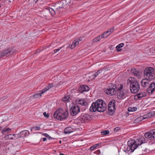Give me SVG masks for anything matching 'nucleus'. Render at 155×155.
Here are the masks:
<instances>
[{
  "mask_svg": "<svg viewBox=\"0 0 155 155\" xmlns=\"http://www.w3.org/2000/svg\"><path fill=\"white\" fill-rule=\"evenodd\" d=\"M107 108V105L103 100L99 99L95 102L93 103L90 108L91 112H95L97 111L99 112H103Z\"/></svg>",
  "mask_w": 155,
  "mask_h": 155,
  "instance_id": "nucleus-1",
  "label": "nucleus"
},
{
  "mask_svg": "<svg viewBox=\"0 0 155 155\" xmlns=\"http://www.w3.org/2000/svg\"><path fill=\"white\" fill-rule=\"evenodd\" d=\"M67 0H62L61 1L58 2V3L54 4L53 6L56 12L61 13L64 9H66L68 6V2Z\"/></svg>",
  "mask_w": 155,
  "mask_h": 155,
  "instance_id": "nucleus-2",
  "label": "nucleus"
},
{
  "mask_svg": "<svg viewBox=\"0 0 155 155\" xmlns=\"http://www.w3.org/2000/svg\"><path fill=\"white\" fill-rule=\"evenodd\" d=\"M68 115V110H65L64 111L63 109H60L55 112L54 117V118L61 120L66 118Z\"/></svg>",
  "mask_w": 155,
  "mask_h": 155,
  "instance_id": "nucleus-3",
  "label": "nucleus"
},
{
  "mask_svg": "<svg viewBox=\"0 0 155 155\" xmlns=\"http://www.w3.org/2000/svg\"><path fill=\"white\" fill-rule=\"evenodd\" d=\"M154 69L151 67H147L144 70L143 75L150 80H152L155 78L154 73Z\"/></svg>",
  "mask_w": 155,
  "mask_h": 155,
  "instance_id": "nucleus-4",
  "label": "nucleus"
},
{
  "mask_svg": "<svg viewBox=\"0 0 155 155\" xmlns=\"http://www.w3.org/2000/svg\"><path fill=\"white\" fill-rule=\"evenodd\" d=\"M117 90L116 85L114 84H111L108 88H105L104 92L107 94L112 96L116 94Z\"/></svg>",
  "mask_w": 155,
  "mask_h": 155,
  "instance_id": "nucleus-5",
  "label": "nucleus"
},
{
  "mask_svg": "<svg viewBox=\"0 0 155 155\" xmlns=\"http://www.w3.org/2000/svg\"><path fill=\"white\" fill-rule=\"evenodd\" d=\"M15 52V50L12 48H7L0 53V58L4 56L8 57L12 55Z\"/></svg>",
  "mask_w": 155,
  "mask_h": 155,
  "instance_id": "nucleus-6",
  "label": "nucleus"
},
{
  "mask_svg": "<svg viewBox=\"0 0 155 155\" xmlns=\"http://www.w3.org/2000/svg\"><path fill=\"white\" fill-rule=\"evenodd\" d=\"M126 148L127 151H130L131 152H133L136 149L135 140L133 139L128 141L127 142V146L125 147V149Z\"/></svg>",
  "mask_w": 155,
  "mask_h": 155,
  "instance_id": "nucleus-7",
  "label": "nucleus"
},
{
  "mask_svg": "<svg viewBox=\"0 0 155 155\" xmlns=\"http://www.w3.org/2000/svg\"><path fill=\"white\" fill-rule=\"evenodd\" d=\"M91 116L86 113H82L78 120L82 123H85L92 119Z\"/></svg>",
  "mask_w": 155,
  "mask_h": 155,
  "instance_id": "nucleus-8",
  "label": "nucleus"
},
{
  "mask_svg": "<svg viewBox=\"0 0 155 155\" xmlns=\"http://www.w3.org/2000/svg\"><path fill=\"white\" fill-rule=\"evenodd\" d=\"M128 81L130 83V89L132 93H136V79L134 78L130 77Z\"/></svg>",
  "mask_w": 155,
  "mask_h": 155,
  "instance_id": "nucleus-9",
  "label": "nucleus"
},
{
  "mask_svg": "<svg viewBox=\"0 0 155 155\" xmlns=\"http://www.w3.org/2000/svg\"><path fill=\"white\" fill-rule=\"evenodd\" d=\"M80 111L79 107L76 104L72 105L70 109V114L72 116H75Z\"/></svg>",
  "mask_w": 155,
  "mask_h": 155,
  "instance_id": "nucleus-10",
  "label": "nucleus"
},
{
  "mask_svg": "<svg viewBox=\"0 0 155 155\" xmlns=\"http://www.w3.org/2000/svg\"><path fill=\"white\" fill-rule=\"evenodd\" d=\"M145 137L149 140H152L155 138V129L150 130L145 134Z\"/></svg>",
  "mask_w": 155,
  "mask_h": 155,
  "instance_id": "nucleus-11",
  "label": "nucleus"
},
{
  "mask_svg": "<svg viewBox=\"0 0 155 155\" xmlns=\"http://www.w3.org/2000/svg\"><path fill=\"white\" fill-rule=\"evenodd\" d=\"M137 139H136V149L139 145H141L143 143L144 138L143 136L141 134H138L137 137H136Z\"/></svg>",
  "mask_w": 155,
  "mask_h": 155,
  "instance_id": "nucleus-12",
  "label": "nucleus"
},
{
  "mask_svg": "<svg viewBox=\"0 0 155 155\" xmlns=\"http://www.w3.org/2000/svg\"><path fill=\"white\" fill-rule=\"evenodd\" d=\"M29 134V131L27 130H24L21 131L19 134H17V135H16V138L24 137L28 136Z\"/></svg>",
  "mask_w": 155,
  "mask_h": 155,
  "instance_id": "nucleus-13",
  "label": "nucleus"
},
{
  "mask_svg": "<svg viewBox=\"0 0 155 155\" xmlns=\"http://www.w3.org/2000/svg\"><path fill=\"white\" fill-rule=\"evenodd\" d=\"M151 80L146 78L143 79L141 81V86L143 87H147L149 85L150 81Z\"/></svg>",
  "mask_w": 155,
  "mask_h": 155,
  "instance_id": "nucleus-14",
  "label": "nucleus"
},
{
  "mask_svg": "<svg viewBox=\"0 0 155 155\" xmlns=\"http://www.w3.org/2000/svg\"><path fill=\"white\" fill-rule=\"evenodd\" d=\"M155 91V83H151L148 87L147 90V91L149 93L152 94Z\"/></svg>",
  "mask_w": 155,
  "mask_h": 155,
  "instance_id": "nucleus-15",
  "label": "nucleus"
},
{
  "mask_svg": "<svg viewBox=\"0 0 155 155\" xmlns=\"http://www.w3.org/2000/svg\"><path fill=\"white\" fill-rule=\"evenodd\" d=\"M79 90L80 92L83 93L85 92H87L89 90V88L86 85H83L81 86Z\"/></svg>",
  "mask_w": 155,
  "mask_h": 155,
  "instance_id": "nucleus-16",
  "label": "nucleus"
},
{
  "mask_svg": "<svg viewBox=\"0 0 155 155\" xmlns=\"http://www.w3.org/2000/svg\"><path fill=\"white\" fill-rule=\"evenodd\" d=\"M76 103L77 104L82 105L86 106L87 104V102L84 99H80L76 100Z\"/></svg>",
  "mask_w": 155,
  "mask_h": 155,
  "instance_id": "nucleus-17",
  "label": "nucleus"
},
{
  "mask_svg": "<svg viewBox=\"0 0 155 155\" xmlns=\"http://www.w3.org/2000/svg\"><path fill=\"white\" fill-rule=\"evenodd\" d=\"M16 135H17V134H10L5 136L4 137V138L6 140L12 139L14 138V137L16 138Z\"/></svg>",
  "mask_w": 155,
  "mask_h": 155,
  "instance_id": "nucleus-18",
  "label": "nucleus"
},
{
  "mask_svg": "<svg viewBox=\"0 0 155 155\" xmlns=\"http://www.w3.org/2000/svg\"><path fill=\"white\" fill-rule=\"evenodd\" d=\"M117 95L118 98L119 99L124 98L125 97V94L124 93L123 91L117 92Z\"/></svg>",
  "mask_w": 155,
  "mask_h": 155,
  "instance_id": "nucleus-19",
  "label": "nucleus"
},
{
  "mask_svg": "<svg viewBox=\"0 0 155 155\" xmlns=\"http://www.w3.org/2000/svg\"><path fill=\"white\" fill-rule=\"evenodd\" d=\"M155 112L151 111L147 113L146 115H143V118L146 119L151 117L154 115Z\"/></svg>",
  "mask_w": 155,
  "mask_h": 155,
  "instance_id": "nucleus-20",
  "label": "nucleus"
},
{
  "mask_svg": "<svg viewBox=\"0 0 155 155\" xmlns=\"http://www.w3.org/2000/svg\"><path fill=\"white\" fill-rule=\"evenodd\" d=\"M53 84H49L48 86H46L42 90V93H44L49 89L53 87Z\"/></svg>",
  "mask_w": 155,
  "mask_h": 155,
  "instance_id": "nucleus-21",
  "label": "nucleus"
},
{
  "mask_svg": "<svg viewBox=\"0 0 155 155\" xmlns=\"http://www.w3.org/2000/svg\"><path fill=\"white\" fill-rule=\"evenodd\" d=\"M79 44V40L78 39H76L73 42L70 48L72 49L74 48L77 45Z\"/></svg>",
  "mask_w": 155,
  "mask_h": 155,
  "instance_id": "nucleus-22",
  "label": "nucleus"
},
{
  "mask_svg": "<svg viewBox=\"0 0 155 155\" xmlns=\"http://www.w3.org/2000/svg\"><path fill=\"white\" fill-rule=\"evenodd\" d=\"M142 68L140 67V71H137L136 70V77L138 78H140L142 76L143 73H142Z\"/></svg>",
  "mask_w": 155,
  "mask_h": 155,
  "instance_id": "nucleus-23",
  "label": "nucleus"
},
{
  "mask_svg": "<svg viewBox=\"0 0 155 155\" xmlns=\"http://www.w3.org/2000/svg\"><path fill=\"white\" fill-rule=\"evenodd\" d=\"M72 132V128L71 127H66L64 130V133L66 134H69Z\"/></svg>",
  "mask_w": 155,
  "mask_h": 155,
  "instance_id": "nucleus-24",
  "label": "nucleus"
},
{
  "mask_svg": "<svg viewBox=\"0 0 155 155\" xmlns=\"http://www.w3.org/2000/svg\"><path fill=\"white\" fill-rule=\"evenodd\" d=\"M108 110L109 111V113L110 114H112V112L115 109V105L114 106H108Z\"/></svg>",
  "mask_w": 155,
  "mask_h": 155,
  "instance_id": "nucleus-25",
  "label": "nucleus"
},
{
  "mask_svg": "<svg viewBox=\"0 0 155 155\" xmlns=\"http://www.w3.org/2000/svg\"><path fill=\"white\" fill-rule=\"evenodd\" d=\"M39 92H40L39 93H36L33 95V97L34 98H37L39 97H41L42 95L44 94L42 93V90L39 91Z\"/></svg>",
  "mask_w": 155,
  "mask_h": 155,
  "instance_id": "nucleus-26",
  "label": "nucleus"
},
{
  "mask_svg": "<svg viewBox=\"0 0 155 155\" xmlns=\"http://www.w3.org/2000/svg\"><path fill=\"white\" fill-rule=\"evenodd\" d=\"M124 46V44L123 43H121L117 46L116 48L117 49V51L118 52L121 51L122 50V49L120 48L123 47Z\"/></svg>",
  "mask_w": 155,
  "mask_h": 155,
  "instance_id": "nucleus-27",
  "label": "nucleus"
},
{
  "mask_svg": "<svg viewBox=\"0 0 155 155\" xmlns=\"http://www.w3.org/2000/svg\"><path fill=\"white\" fill-rule=\"evenodd\" d=\"M48 10L52 16H54L56 12V11L55 9H54V7L53 8H50L48 9Z\"/></svg>",
  "mask_w": 155,
  "mask_h": 155,
  "instance_id": "nucleus-28",
  "label": "nucleus"
},
{
  "mask_svg": "<svg viewBox=\"0 0 155 155\" xmlns=\"http://www.w3.org/2000/svg\"><path fill=\"white\" fill-rule=\"evenodd\" d=\"M102 70H100L97 71L93 75V78L95 79V78L97 76L100 75L101 73L102 72Z\"/></svg>",
  "mask_w": 155,
  "mask_h": 155,
  "instance_id": "nucleus-29",
  "label": "nucleus"
},
{
  "mask_svg": "<svg viewBox=\"0 0 155 155\" xmlns=\"http://www.w3.org/2000/svg\"><path fill=\"white\" fill-rule=\"evenodd\" d=\"M144 94L143 93H140L136 94V96L137 97V98L140 100L141 98L143 97L144 96Z\"/></svg>",
  "mask_w": 155,
  "mask_h": 155,
  "instance_id": "nucleus-30",
  "label": "nucleus"
},
{
  "mask_svg": "<svg viewBox=\"0 0 155 155\" xmlns=\"http://www.w3.org/2000/svg\"><path fill=\"white\" fill-rule=\"evenodd\" d=\"M101 39V35H99L98 36L94 38L93 41V42H96L99 41Z\"/></svg>",
  "mask_w": 155,
  "mask_h": 155,
  "instance_id": "nucleus-31",
  "label": "nucleus"
},
{
  "mask_svg": "<svg viewBox=\"0 0 155 155\" xmlns=\"http://www.w3.org/2000/svg\"><path fill=\"white\" fill-rule=\"evenodd\" d=\"M102 135H106L109 133V131L108 130H104L101 132Z\"/></svg>",
  "mask_w": 155,
  "mask_h": 155,
  "instance_id": "nucleus-32",
  "label": "nucleus"
},
{
  "mask_svg": "<svg viewBox=\"0 0 155 155\" xmlns=\"http://www.w3.org/2000/svg\"><path fill=\"white\" fill-rule=\"evenodd\" d=\"M145 118H143V116L139 117L136 118V123L142 121L143 119H145Z\"/></svg>",
  "mask_w": 155,
  "mask_h": 155,
  "instance_id": "nucleus-33",
  "label": "nucleus"
},
{
  "mask_svg": "<svg viewBox=\"0 0 155 155\" xmlns=\"http://www.w3.org/2000/svg\"><path fill=\"white\" fill-rule=\"evenodd\" d=\"M114 29V27H112L109 29L107 31H106V32L107 34L108 33V35H109L113 31Z\"/></svg>",
  "mask_w": 155,
  "mask_h": 155,
  "instance_id": "nucleus-34",
  "label": "nucleus"
},
{
  "mask_svg": "<svg viewBox=\"0 0 155 155\" xmlns=\"http://www.w3.org/2000/svg\"><path fill=\"white\" fill-rule=\"evenodd\" d=\"M108 35H107L106 32H105L101 35V39L102 38H107Z\"/></svg>",
  "mask_w": 155,
  "mask_h": 155,
  "instance_id": "nucleus-35",
  "label": "nucleus"
},
{
  "mask_svg": "<svg viewBox=\"0 0 155 155\" xmlns=\"http://www.w3.org/2000/svg\"><path fill=\"white\" fill-rule=\"evenodd\" d=\"M128 110L129 112H133L136 111V107H129L128 108Z\"/></svg>",
  "mask_w": 155,
  "mask_h": 155,
  "instance_id": "nucleus-36",
  "label": "nucleus"
},
{
  "mask_svg": "<svg viewBox=\"0 0 155 155\" xmlns=\"http://www.w3.org/2000/svg\"><path fill=\"white\" fill-rule=\"evenodd\" d=\"M140 67L142 68V71H143V67L141 65H136V70L137 71H140Z\"/></svg>",
  "mask_w": 155,
  "mask_h": 155,
  "instance_id": "nucleus-37",
  "label": "nucleus"
},
{
  "mask_svg": "<svg viewBox=\"0 0 155 155\" xmlns=\"http://www.w3.org/2000/svg\"><path fill=\"white\" fill-rule=\"evenodd\" d=\"M115 106V102H114V101H111L108 104V106H110V107H111V106Z\"/></svg>",
  "mask_w": 155,
  "mask_h": 155,
  "instance_id": "nucleus-38",
  "label": "nucleus"
},
{
  "mask_svg": "<svg viewBox=\"0 0 155 155\" xmlns=\"http://www.w3.org/2000/svg\"><path fill=\"white\" fill-rule=\"evenodd\" d=\"M141 27L139 26L136 27V32H140V31L142 30Z\"/></svg>",
  "mask_w": 155,
  "mask_h": 155,
  "instance_id": "nucleus-39",
  "label": "nucleus"
},
{
  "mask_svg": "<svg viewBox=\"0 0 155 155\" xmlns=\"http://www.w3.org/2000/svg\"><path fill=\"white\" fill-rule=\"evenodd\" d=\"M137 81H136V84H137ZM140 89V85L139 84L137 83L136 84V93H137V91H139Z\"/></svg>",
  "mask_w": 155,
  "mask_h": 155,
  "instance_id": "nucleus-40",
  "label": "nucleus"
},
{
  "mask_svg": "<svg viewBox=\"0 0 155 155\" xmlns=\"http://www.w3.org/2000/svg\"><path fill=\"white\" fill-rule=\"evenodd\" d=\"M123 88V86L122 84H121L120 87H119L118 88L117 90V92H120V91H120Z\"/></svg>",
  "mask_w": 155,
  "mask_h": 155,
  "instance_id": "nucleus-41",
  "label": "nucleus"
},
{
  "mask_svg": "<svg viewBox=\"0 0 155 155\" xmlns=\"http://www.w3.org/2000/svg\"><path fill=\"white\" fill-rule=\"evenodd\" d=\"M62 48V47H61L58 49H54V53H56L57 52H58V51H59L60 50V49H61V48Z\"/></svg>",
  "mask_w": 155,
  "mask_h": 155,
  "instance_id": "nucleus-42",
  "label": "nucleus"
},
{
  "mask_svg": "<svg viewBox=\"0 0 155 155\" xmlns=\"http://www.w3.org/2000/svg\"><path fill=\"white\" fill-rule=\"evenodd\" d=\"M43 135L46 137L48 138L49 139H50L51 138V137L47 134L44 133L43 134Z\"/></svg>",
  "mask_w": 155,
  "mask_h": 155,
  "instance_id": "nucleus-43",
  "label": "nucleus"
},
{
  "mask_svg": "<svg viewBox=\"0 0 155 155\" xmlns=\"http://www.w3.org/2000/svg\"><path fill=\"white\" fill-rule=\"evenodd\" d=\"M68 98V97L65 96L62 99V100L63 101H65L66 102H68V100H67V98Z\"/></svg>",
  "mask_w": 155,
  "mask_h": 155,
  "instance_id": "nucleus-44",
  "label": "nucleus"
},
{
  "mask_svg": "<svg viewBox=\"0 0 155 155\" xmlns=\"http://www.w3.org/2000/svg\"><path fill=\"white\" fill-rule=\"evenodd\" d=\"M43 114L46 118H48L49 117V114H46V112H44Z\"/></svg>",
  "mask_w": 155,
  "mask_h": 155,
  "instance_id": "nucleus-45",
  "label": "nucleus"
},
{
  "mask_svg": "<svg viewBox=\"0 0 155 155\" xmlns=\"http://www.w3.org/2000/svg\"><path fill=\"white\" fill-rule=\"evenodd\" d=\"M96 148V147L95 146V145H94L91 147L90 148V150H94V149H95Z\"/></svg>",
  "mask_w": 155,
  "mask_h": 155,
  "instance_id": "nucleus-46",
  "label": "nucleus"
},
{
  "mask_svg": "<svg viewBox=\"0 0 155 155\" xmlns=\"http://www.w3.org/2000/svg\"><path fill=\"white\" fill-rule=\"evenodd\" d=\"M120 130V129L119 127H116L114 128V130L115 132H117L118 131Z\"/></svg>",
  "mask_w": 155,
  "mask_h": 155,
  "instance_id": "nucleus-47",
  "label": "nucleus"
},
{
  "mask_svg": "<svg viewBox=\"0 0 155 155\" xmlns=\"http://www.w3.org/2000/svg\"><path fill=\"white\" fill-rule=\"evenodd\" d=\"M7 131H6L5 128H4L2 129V133L4 134V133L7 132Z\"/></svg>",
  "mask_w": 155,
  "mask_h": 155,
  "instance_id": "nucleus-48",
  "label": "nucleus"
},
{
  "mask_svg": "<svg viewBox=\"0 0 155 155\" xmlns=\"http://www.w3.org/2000/svg\"><path fill=\"white\" fill-rule=\"evenodd\" d=\"M131 72H132L134 75H136V70H132Z\"/></svg>",
  "mask_w": 155,
  "mask_h": 155,
  "instance_id": "nucleus-49",
  "label": "nucleus"
},
{
  "mask_svg": "<svg viewBox=\"0 0 155 155\" xmlns=\"http://www.w3.org/2000/svg\"><path fill=\"white\" fill-rule=\"evenodd\" d=\"M6 98H7V97H6L4 96L2 98H1L0 100H1V101H2L5 99H6Z\"/></svg>",
  "mask_w": 155,
  "mask_h": 155,
  "instance_id": "nucleus-50",
  "label": "nucleus"
},
{
  "mask_svg": "<svg viewBox=\"0 0 155 155\" xmlns=\"http://www.w3.org/2000/svg\"><path fill=\"white\" fill-rule=\"evenodd\" d=\"M6 131H9L11 130V129L10 128H5Z\"/></svg>",
  "mask_w": 155,
  "mask_h": 155,
  "instance_id": "nucleus-51",
  "label": "nucleus"
},
{
  "mask_svg": "<svg viewBox=\"0 0 155 155\" xmlns=\"http://www.w3.org/2000/svg\"><path fill=\"white\" fill-rule=\"evenodd\" d=\"M36 128L37 130H39L41 128L40 127H37Z\"/></svg>",
  "mask_w": 155,
  "mask_h": 155,
  "instance_id": "nucleus-52",
  "label": "nucleus"
},
{
  "mask_svg": "<svg viewBox=\"0 0 155 155\" xmlns=\"http://www.w3.org/2000/svg\"><path fill=\"white\" fill-rule=\"evenodd\" d=\"M67 100H68V102L69 101H70V97H68V98H67Z\"/></svg>",
  "mask_w": 155,
  "mask_h": 155,
  "instance_id": "nucleus-53",
  "label": "nucleus"
},
{
  "mask_svg": "<svg viewBox=\"0 0 155 155\" xmlns=\"http://www.w3.org/2000/svg\"><path fill=\"white\" fill-rule=\"evenodd\" d=\"M38 1V0H33V2H34L35 4H36Z\"/></svg>",
  "mask_w": 155,
  "mask_h": 155,
  "instance_id": "nucleus-54",
  "label": "nucleus"
},
{
  "mask_svg": "<svg viewBox=\"0 0 155 155\" xmlns=\"http://www.w3.org/2000/svg\"><path fill=\"white\" fill-rule=\"evenodd\" d=\"M79 40V41H81L82 40V38H78Z\"/></svg>",
  "mask_w": 155,
  "mask_h": 155,
  "instance_id": "nucleus-55",
  "label": "nucleus"
},
{
  "mask_svg": "<svg viewBox=\"0 0 155 155\" xmlns=\"http://www.w3.org/2000/svg\"><path fill=\"white\" fill-rule=\"evenodd\" d=\"M47 140V138H43V140L44 141H46Z\"/></svg>",
  "mask_w": 155,
  "mask_h": 155,
  "instance_id": "nucleus-56",
  "label": "nucleus"
},
{
  "mask_svg": "<svg viewBox=\"0 0 155 155\" xmlns=\"http://www.w3.org/2000/svg\"><path fill=\"white\" fill-rule=\"evenodd\" d=\"M95 146V147H96L99 145V143H97V144H96L95 145H94Z\"/></svg>",
  "mask_w": 155,
  "mask_h": 155,
  "instance_id": "nucleus-57",
  "label": "nucleus"
},
{
  "mask_svg": "<svg viewBox=\"0 0 155 155\" xmlns=\"http://www.w3.org/2000/svg\"><path fill=\"white\" fill-rule=\"evenodd\" d=\"M68 0V1H67V2H68V3H70V1H69V0Z\"/></svg>",
  "mask_w": 155,
  "mask_h": 155,
  "instance_id": "nucleus-58",
  "label": "nucleus"
},
{
  "mask_svg": "<svg viewBox=\"0 0 155 155\" xmlns=\"http://www.w3.org/2000/svg\"><path fill=\"white\" fill-rule=\"evenodd\" d=\"M32 128L31 129V131H32V128H33V127H32Z\"/></svg>",
  "mask_w": 155,
  "mask_h": 155,
  "instance_id": "nucleus-59",
  "label": "nucleus"
},
{
  "mask_svg": "<svg viewBox=\"0 0 155 155\" xmlns=\"http://www.w3.org/2000/svg\"><path fill=\"white\" fill-rule=\"evenodd\" d=\"M59 155H64V154L63 153H60Z\"/></svg>",
  "mask_w": 155,
  "mask_h": 155,
  "instance_id": "nucleus-60",
  "label": "nucleus"
},
{
  "mask_svg": "<svg viewBox=\"0 0 155 155\" xmlns=\"http://www.w3.org/2000/svg\"><path fill=\"white\" fill-rule=\"evenodd\" d=\"M134 99H135V97H136V94L134 95Z\"/></svg>",
  "mask_w": 155,
  "mask_h": 155,
  "instance_id": "nucleus-61",
  "label": "nucleus"
},
{
  "mask_svg": "<svg viewBox=\"0 0 155 155\" xmlns=\"http://www.w3.org/2000/svg\"><path fill=\"white\" fill-rule=\"evenodd\" d=\"M134 99H135V97H136V94L134 95Z\"/></svg>",
  "mask_w": 155,
  "mask_h": 155,
  "instance_id": "nucleus-62",
  "label": "nucleus"
},
{
  "mask_svg": "<svg viewBox=\"0 0 155 155\" xmlns=\"http://www.w3.org/2000/svg\"><path fill=\"white\" fill-rule=\"evenodd\" d=\"M2 127H0V131L2 130Z\"/></svg>",
  "mask_w": 155,
  "mask_h": 155,
  "instance_id": "nucleus-63",
  "label": "nucleus"
},
{
  "mask_svg": "<svg viewBox=\"0 0 155 155\" xmlns=\"http://www.w3.org/2000/svg\"><path fill=\"white\" fill-rule=\"evenodd\" d=\"M154 52H155V49H154Z\"/></svg>",
  "mask_w": 155,
  "mask_h": 155,
  "instance_id": "nucleus-64",
  "label": "nucleus"
}]
</instances>
